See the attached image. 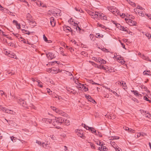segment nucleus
I'll return each instance as SVG.
<instances>
[{
  "instance_id": "f257e3e1",
  "label": "nucleus",
  "mask_w": 151,
  "mask_h": 151,
  "mask_svg": "<svg viewBox=\"0 0 151 151\" xmlns=\"http://www.w3.org/2000/svg\"><path fill=\"white\" fill-rule=\"evenodd\" d=\"M76 133L77 135L80 137L84 138V133L83 132V131L81 129H78L76 132Z\"/></svg>"
},
{
  "instance_id": "f03ea898",
  "label": "nucleus",
  "mask_w": 151,
  "mask_h": 151,
  "mask_svg": "<svg viewBox=\"0 0 151 151\" xmlns=\"http://www.w3.org/2000/svg\"><path fill=\"white\" fill-rule=\"evenodd\" d=\"M50 108L53 110L55 111L56 113L60 114L62 116H63L65 114V113L62 111L59 110L58 109L55 107L51 106Z\"/></svg>"
},
{
  "instance_id": "7ed1b4c3",
  "label": "nucleus",
  "mask_w": 151,
  "mask_h": 151,
  "mask_svg": "<svg viewBox=\"0 0 151 151\" xmlns=\"http://www.w3.org/2000/svg\"><path fill=\"white\" fill-rule=\"evenodd\" d=\"M107 8L110 12H112L113 14H115L117 12L116 8L113 6L107 7Z\"/></svg>"
},
{
  "instance_id": "20e7f679",
  "label": "nucleus",
  "mask_w": 151,
  "mask_h": 151,
  "mask_svg": "<svg viewBox=\"0 0 151 151\" xmlns=\"http://www.w3.org/2000/svg\"><path fill=\"white\" fill-rule=\"evenodd\" d=\"M46 55L48 58L51 60L55 57V55L53 53L51 52H49L48 53H47Z\"/></svg>"
},
{
  "instance_id": "39448f33",
  "label": "nucleus",
  "mask_w": 151,
  "mask_h": 151,
  "mask_svg": "<svg viewBox=\"0 0 151 151\" xmlns=\"http://www.w3.org/2000/svg\"><path fill=\"white\" fill-rule=\"evenodd\" d=\"M20 104L22 106L26 108L29 109L28 104H27L26 102L24 100H21L20 101Z\"/></svg>"
},
{
  "instance_id": "423d86ee",
  "label": "nucleus",
  "mask_w": 151,
  "mask_h": 151,
  "mask_svg": "<svg viewBox=\"0 0 151 151\" xmlns=\"http://www.w3.org/2000/svg\"><path fill=\"white\" fill-rule=\"evenodd\" d=\"M57 120H56V122H58V124H62L64 123L65 119L63 118L58 117L56 118Z\"/></svg>"
},
{
  "instance_id": "0eeeda50",
  "label": "nucleus",
  "mask_w": 151,
  "mask_h": 151,
  "mask_svg": "<svg viewBox=\"0 0 151 151\" xmlns=\"http://www.w3.org/2000/svg\"><path fill=\"white\" fill-rule=\"evenodd\" d=\"M85 97L87 99H88V101H90V102H91L93 104L96 103L95 100H94L91 96L89 95H85Z\"/></svg>"
},
{
  "instance_id": "6e6552de",
  "label": "nucleus",
  "mask_w": 151,
  "mask_h": 151,
  "mask_svg": "<svg viewBox=\"0 0 151 151\" xmlns=\"http://www.w3.org/2000/svg\"><path fill=\"white\" fill-rule=\"evenodd\" d=\"M63 30L66 32H72V30L71 28L65 25L63 26Z\"/></svg>"
},
{
  "instance_id": "1a4fd4ad",
  "label": "nucleus",
  "mask_w": 151,
  "mask_h": 151,
  "mask_svg": "<svg viewBox=\"0 0 151 151\" xmlns=\"http://www.w3.org/2000/svg\"><path fill=\"white\" fill-rule=\"evenodd\" d=\"M50 23L51 25L53 27L55 26V22L54 20V18L53 17H51L50 18Z\"/></svg>"
},
{
  "instance_id": "9d476101",
  "label": "nucleus",
  "mask_w": 151,
  "mask_h": 151,
  "mask_svg": "<svg viewBox=\"0 0 151 151\" xmlns=\"http://www.w3.org/2000/svg\"><path fill=\"white\" fill-rule=\"evenodd\" d=\"M99 16L100 17H102V15L100 14V13H99L98 12H96V13L95 14H94L93 16L91 18H92L93 19H97L98 17Z\"/></svg>"
},
{
  "instance_id": "9b49d317",
  "label": "nucleus",
  "mask_w": 151,
  "mask_h": 151,
  "mask_svg": "<svg viewBox=\"0 0 151 151\" xmlns=\"http://www.w3.org/2000/svg\"><path fill=\"white\" fill-rule=\"evenodd\" d=\"M92 59L99 63H100V62L101 61V58H99L97 59L95 57H93L92 58Z\"/></svg>"
},
{
  "instance_id": "f8f14e48",
  "label": "nucleus",
  "mask_w": 151,
  "mask_h": 151,
  "mask_svg": "<svg viewBox=\"0 0 151 151\" xmlns=\"http://www.w3.org/2000/svg\"><path fill=\"white\" fill-rule=\"evenodd\" d=\"M97 68L100 69H103L105 70L106 69V67H105L104 66L102 65H97Z\"/></svg>"
},
{
  "instance_id": "ddd939ff",
  "label": "nucleus",
  "mask_w": 151,
  "mask_h": 151,
  "mask_svg": "<svg viewBox=\"0 0 151 151\" xmlns=\"http://www.w3.org/2000/svg\"><path fill=\"white\" fill-rule=\"evenodd\" d=\"M136 23L135 22L131 20L130 22V23H129V24L131 26H135L136 25Z\"/></svg>"
},
{
  "instance_id": "4468645a",
  "label": "nucleus",
  "mask_w": 151,
  "mask_h": 151,
  "mask_svg": "<svg viewBox=\"0 0 151 151\" xmlns=\"http://www.w3.org/2000/svg\"><path fill=\"white\" fill-rule=\"evenodd\" d=\"M126 27H124L120 26V29L123 31L126 32H128V29H126Z\"/></svg>"
},
{
  "instance_id": "2eb2a0df",
  "label": "nucleus",
  "mask_w": 151,
  "mask_h": 151,
  "mask_svg": "<svg viewBox=\"0 0 151 151\" xmlns=\"http://www.w3.org/2000/svg\"><path fill=\"white\" fill-rule=\"evenodd\" d=\"M127 2L128 3H129L130 5L132 6H135V4L130 0H127Z\"/></svg>"
},
{
  "instance_id": "dca6fc26",
  "label": "nucleus",
  "mask_w": 151,
  "mask_h": 151,
  "mask_svg": "<svg viewBox=\"0 0 151 151\" xmlns=\"http://www.w3.org/2000/svg\"><path fill=\"white\" fill-rule=\"evenodd\" d=\"M56 120H57L56 118L55 119H52V123L54 126H55L57 124H58V122H56Z\"/></svg>"
},
{
  "instance_id": "f3484780",
  "label": "nucleus",
  "mask_w": 151,
  "mask_h": 151,
  "mask_svg": "<svg viewBox=\"0 0 151 151\" xmlns=\"http://www.w3.org/2000/svg\"><path fill=\"white\" fill-rule=\"evenodd\" d=\"M22 32L25 34H27L29 35L30 34V32L26 30H25L24 29L22 30Z\"/></svg>"
},
{
  "instance_id": "a211bd4d",
  "label": "nucleus",
  "mask_w": 151,
  "mask_h": 151,
  "mask_svg": "<svg viewBox=\"0 0 151 151\" xmlns=\"http://www.w3.org/2000/svg\"><path fill=\"white\" fill-rule=\"evenodd\" d=\"M32 16L29 14H28L27 16V20H28V21H30V20H31Z\"/></svg>"
},
{
  "instance_id": "6ab92c4d",
  "label": "nucleus",
  "mask_w": 151,
  "mask_h": 151,
  "mask_svg": "<svg viewBox=\"0 0 151 151\" xmlns=\"http://www.w3.org/2000/svg\"><path fill=\"white\" fill-rule=\"evenodd\" d=\"M95 134V135H98L99 137H101L102 136L101 133L98 131H96Z\"/></svg>"
},
{
  "instance_id": "aec40b11",
  "label": "nucleus",
  "mask_w": 151,
  "mask_h": 151,
  "mask_svg": "<svg viewBox=\"0 0 151 151\" xmlns=\"http://www.w3.org/2000/svg\"><path fill=\"white\" fill-rule=\"evenodd\" d=\"M132 91L133 92L134 94V95L137 96H141V95L139 94L137 91Z\"/></svg>"
},
{
  "instance_id": "412c9836",
  "label": "nucleus",
  "mask_w": 151,
  "mask_h": 151,
  "mask_svg": "<svg viewBox=\"0 0 151 151\" xmlns=\"http://www.w3.org/2000/svg\"><path fill=\"white\" fill-rule=\"evenodd\" d=\"M74 24H75L74 26L75 27H76V30H78V31L79 30V31H80L81 29L80 28L78 25V24L77 23H74Z\"/></svg>"
},
{
  "instance_id": "4be33fe9",
  "label": "nucleus",
  "mask_w": 151,
  "mask_h": 151,
  "mask_svg": "<svg viewBox=\"0 0 151 151\" xmlns=\"http://www.w3.org/2000/svg\"><path fill=\"white\" fill-rule=\"evenodd\" d=\"M64 122L65 123V124L67 126H68L70 124V122L68 120L65 119Z\"/></svg>"
},
{
  "instance_id": "5701e85b",
  "label": "nucleus",
  "mask_w": 151,
  "mask_h": 151,
  "mask_svg": "<svg viewBox=\"0 0 151 151\" xmlns=\"http://www.w3.org/2000/svg\"><path fill=\"white\" fill-rule=\"evenodd\" d=\"M89 130H90L91 132L93 133H95L96 131V130L93 127H90Z\"/></svg>"
},
{
  "instance_id": "b1692460",
  "label": "nucleus",
  "mask_w": 151,
  "mask_h": 151,
  "mask_svg": "<svg viewBox=\"0 0 151 151\" xmlns=\"http://www.w3.org/2000/svg\"><path fill=\"white\" fill-rule=\"evenodd\" d=\"M79 86H78L79 88H84L86 87L84 84H82L80 83H79Z\"/></svg>"
},
{
  "instance_id": "393cba45",
  "label": "nucleus",
  "mask_w": 151,
  "mask_h": 151,
  "mask_svg": "<svg viewBox=\"0 0 151 151\" xmlns=\"http://www.w3.org/2000/svg\"><path fill=\"white\" fill-rule=\"evenodd\" d=\"M145 117L149 119H151V114L150 113H147L145 114Z\"/></svg>"
},
{
  "instance_id": "a878e982",
  "label": "nucleus",
  "mask_w": 151,
  "mask_h": 151,
  "mask_svg": "<svg viewBox=\"0 0 151 151\" xmlns=\"http://www.w3.org/2000/svg\"><path fill=\"white\" fill-rule=\"evenodd\" d=\"M8 45L12 47H15V45L14 43L10 42L8 44Z\"/></svg>"
},
{
  "instance_id": "bb28decb",
  "label": "nucleus",
  "mask_w": 151,
  "mask_h": 151,
  "mask_svg": "<svg viewBox=\"0 0 151 151\" xmlns=\"http://www.w3.org/2000/svg\"><path fill=\"white\" fill-rule=\"evenodd\" d=\"M39 81H37V82H38V85L41 88H42L43 87V86L42 84V83Z\"/></svg>"
},
{
  "instance_id": "cd10ccee",
  "label": "nucleus",
  "mask_w": 151,
  "mask_h": 151,
  "mask_svg": "<svg viewBox=\"0 0 151 151\" xmlns=\"http://www.w3.org/2000/svg\"><path fill=\"white\" fill-rule=\"evenodd\" d=\"M96 12H89V14L91 16V17H92L93 16L94 14H96Z\"/></svg>"
},
{
  "instance_id": "c85d7f7f",
  "label": "nucleus",
  "mask_w": 151,
  "mask_h": 151,
  "mask_svg": "<svg viewBox=\"0 0 151 151\" xmlns=\"http://www.w3.org/2000/svg\"><path fill=\"white\" fill-rule=\"evenodd\" d=\"M66 48L67 49L70 50L71 52H72V51H74L73 49L71 47L66 46Z\"/></svg>"
},
{
  "instance_id": "c756f323",
  "label": "nucleus",
  "mask_w": 151,
  "mask_h": 151,
  "mask_svg": "<svg viewBox=\"0 0 151 151\" xmlns=\"http://www.w3.org/2000/svg\"><path fill=\"white\" fill-rule=\"evenodd\" d=\"M134 11L136 14H139L140 12L138 10V9L136 8L134 9Z\"/></svg>"
},
{
  "instance_id": "7c9ffc66",
  "label": "nucleus",
  "mask_w": 151,
  "mask_h": 151,
  "mask_svg": "<svg viewBox=\"0 0 151 151\" xmlns=\"http://www.w3.org/2000/svg\"><path fill=\"white\" fill-rule=\"evenodd\" d=\"M141 57L143 59H145L147 60L148 59V57H146L144 55H142V56Z\"/></svg>"
},
{
  "instance_id": "2f4dec72",
  "label": "nucleus",
  "mask_w": 151,
  "mask_h": 151,
  "mask_svg": "<svg viewBox=\"0 0 151 151\" xmlns=\"http://www.w3.org/2000/svg\"><path fill=\"white\" fill-rule=\"evenodd\" d=\"M96 144L97 145H99L100 146H103L104 145V143H103V142H100V141H99L98 142H97L96 143Z\"/></svg>"
},
{
  "instance_id": "473e14b6",
  "label": "nucleus",
  "mask_w": 151,
  "mask_h": 151,
  "mask_svg": "<svg viewBox=\"0 0 151 151\" xmlns=\"http://www.w3.org/2000/svg\"><path fill=\"white\" fill-rule=\"evenodd\" d=\"M89 143H90V145L91 148L94 149H95V146L94 144H93V143H92L91 142H89Z\"/></svg>"
},
{
  "instance_id": "72a5a7b5",
  "label": "nucleus",
  "mask_w": 151,
  "mask_h": 151,
  "mask_svg": "<svg viewBox=\"0 0 151 151\" xmlns=\"http://www.w3.org/2000/svg\"><path fill=\"white\" fill-rule=\"evenodd\" d=\"M47 145H48L47 144H45V142H42V146L45 148H46L47 147Z\"/></svg>"
},
{
  "instance_id": "f704fd0d",
  "label": "nucleus",
  "mask_w": 151,
  "mask_h": 151,
  "mask_svg": "<svg viewBox=\"0 0 151 151\" xmlns=\"http://www.w3.org/2000/svg\"><path fill=\"white\" fill-rule=\"evenodd\" d=\"M82 125L83 126H84V127L85 128L87 129H89V128H90L89 127L86 125L85 124H82Z\"/></svg>"
},
{
  "instance_id": "c9c22d12",
  "label": "nucleus",
  "mask_w": 151,
  "mask_h": 151,
  "mask_svg": "<svg viewBox=\"0 0 151 151\" xmlns=\"http://www.w3.org/2000/svg\"><path fill=\"white\" fill-rule=\"evenodd\" d=\"M108 149L105 146H103L102 151H107Z\"/></svg>"
},
{
  "instance_id": "e433bc0d",
  "label": "nucleus",
  "mask_w": 151,
  "mask_h": 151,
  "mask_svg": "<svg viewBox=\"0 0 151 151\" xmlns=\"http://www.w3.org/2000/svg\"><path fill=\"white\" fill-rule=\"evenodd\" d=\"M43 39L46 42H47V41H48V40H47V39L46 37V36L45 35H43Z\"/></svg>"
},
{
  "instance_id": "4c0bfd02",
  "label": "nucleus",
  "mask_w": 151,
  "mask_h": 151,
  "mask_svg": "<svg viewBox=\"0 0 151 151\" xmlns=\"http://www.w3.org/2000/svg\"><path fill=\"white\" fill-rule=\"evenodd\" d=\"M101 61L100 62V63L101 64H105L106 63V62L105 60H104L103 59H101Z\"/></svg>"
},
{
  "instance_id": "58836bf2",
  "label": "nucleus",
  "mask_w": 151,
  "mask_h": 151,
  "mask_svg": "<svg viewBox=\"0 0 151 151\" xmlns=\"http://www.w3.org/2000/svg\"><path fill=\"white\" fill-rule=\"evenodd\" d=\"M144 99L146 101H149L150 102H151V101L149 100L147 97L145 96H144Z\"/></svg>"
},
{
  "instance_id": "ea45409f",
  "label": "nucleus",
  "mask_w": 151,
  "mask_h": 151,
  "mask_svg": "<svg viewBox=\"0 0 151 151\" xmlns=\"http://www.w3.org/2000/svg\"><path fill=\"white\" fill-rule=\"evenodd\" d=\"M98 25L99 27H101V28H102L103 29H104V28H105V26H104V25L101 24L99 23H98Z\"/></svg>"
},
{
  "instance_id": "a19ab883",
  "label": "nucleus",
  "mask_w": 151,
  "mask_h": 151,
  "mask_svg": "<svg viewBox=\"0 0 151 151\" xmlns=\"http://www.w3.org/2000/svg\"><path fill=\"white\" fill-rule=\"evenodd\" d=\"M136 8L137 9H141V10L144 9V8H142V7H141L140 5H138L137 7Z\"/></svg>"
},
{
  "instance_id": "79ce46f5",
  "label": "nucleus",
  "mask_w": 151,
  "mask_h": 151,
  "mask_svg": "<svg viewBox=\"0 0 151 151\" xmlns=\"http://www.w3.org/2000/svg\"><path fill=\"white\" fill-rule=\"evenodd\" d=\"M125 21H126V22H127V23H128V24L129 23H130V21L131 20V19H125Z\"/></svg>"
},
{
  "instance_id": "37998d69",
  "label": "nucleus",
  "mask_w": 151,
  "mask_h": 151,
  "mask_svg": "<svg viewBox=\"0 0 151 151\" xmlns=\"http://www.w3.org/2000/svg\"><path fill=\"white\" fill-rule=\"evenodd\" d=\"M4 111L6 113H9L8 112H9V111H10V110H9L8 109H6V108H5V109H4Z\"/></svg>"
},
{
  "instance_id": "c03bdc74",
  "label": "nucleus",
  "mask_w": 151,
  "mask_h": 151,
  "mask_svg": "<svg viewBox=\"0 0 151 151\" xmlns=\"http://www.w3.org/2000/svg\"><path fill=\"white\" fill-rule=\"evenodd\" d=\"M16 37L18 38V39H20L21 38V39H23V38H22L21 36L18 34L17 35V36H16Z\"/></svg>"
},
{
  "instance_id": "a18cd8bd",
  "label": "nucleus",
  "mask_w": 151,
  "mask_h": 151,
  "mask_svg": "<svg viewBox=\"0 0 151 151\" xmlns=\"http://www.w3.org/2000/svg\"><path fill=\"white\" fill-rule=\"evenodd\" d=\"M110 92H112L115 95H116L118 96H119V95H118L117 93L116 92H115L114 91H113L112 90H111L110 91Z\"/></svg>"
},
{
  "instance_id": "49530a36",
  "label": "nucleus",
  "mask_w": 151,
  "mask_h": 151,
  "mask_svg": "<svg viewBox=\"0 0 151 151\" xmlns=\"http://www.w3.org/2000/svg\"><path fill=\"white\" fill-rule=\"evenodd\" d=\"M111 145L114 147V148H115V147H116V145L114 142H112Z\"/></svg>"
},
{
  "instance_id": "de8ad7c7",
  "label": "nucleus",
  "mask_w": 151,
  "mask_h": 151,
  "mask_svg": "<svg viewBox=\"0 0 151 151\" xmlns=\"http://www.w3.org/2000/svg\"><path fill=\"white\" fill-rule=\"evenodd\" d=\"M65 73L68 75L69 76H72L73 77V76L72 75V74L70 73V72H69L66 71V72Z\"/></svg>"
},
{
  "instance_id": "09e8293b",
  "label": "nucleus",
  "mask_w": 151,
  "mask_h": 151,
  "mask_svg": "<svg viewBox=\"0 0 151 151\" xmlns=\"http://www.w3.org/2000/svg\"><path fill=\"white\" fill-rule=\"evenodd\" d=\"M145 35L147 37H148L149 39L151 37V35L149 33H147Z\"/></svg>"
},
{
  "instance_id": "8fccbe9b",
  "label": "nucleus",
  "mask_w": 151,
  "mask_h": 151,
  "mask_svg": "<svg viewBox=\"0 0 151 151\" xmlns=\"http://www.w3.org/2000/svg\"><path fill=\"white\" fill-rule=\"evenodd\" d=\"M47 122H49V123H51L52 122V119H47Z\"/></svg>"
},
{
  "instance_id": "3c124183",
  "label": "nucleus",
  "mask_w": 151,
  "mask_h": 151,
  "mask_svg": "<svg viewBox=\"0 0 151 151\" xmlns=\"http://www.w3.org/2000/svg\"><path fill=\"white\" fill-rule=\"evenodd\" d=\"M116 26L119 29L120 28V26H121V25H120V24L117 23L116 24Z\"/></svg>"
},
{
  "instance_id": "603ef678",
  "label": "nucleus",
  "mask_w": 151,
  "mask_h": 151,
  "mask_svg": "<svg viewBox=\"0 0 151 151\" xmlns=\"http://www.w3.org/2000/svg\"><path fill=\"white\" fill-rule=\"evenodd\" d=\"M28 22H29L31 24H34V23H35V24H36L35 23V22L33 20H32V19L31 20H30V21H28Z\"/></svg>"
},
{
  "instance_id": "864d4df0",
  "label": "nucleus",
  "mask_w": 151,
  "mask_h": 151,
  "mask_svg": "<svg viewBox=\"0 0 151 151\" xmlns=\"http://www.w3.org/2000/svg\"><path fill=\"white\" fill-rule=\"evenodd\" d=\"M36 142L37 143L40 145H42V143L40 141L37 140Z\"/></svg>"
},
{
  "instance_id": "5fc2aeb1",
  "label": "nucleus",
  "mask_w": 151,
  "mask_h": 151,
  "mask_svg": "<svg viewBox=\"0 0 151 151\" xmlns=\"http://www.w3.org/2000/svg\"><path fill=\"white\" fill-rule=\"evenodd\" d=\"M4 109H5V108L2 106H0V110L2 111H4Z\"/></svg>"
},
{
  "instance_id": "6e6d98bb",
  "label": "nucleus",
  "mask_w": 151,
  "mask_h": 151,
  "mask_svg": "<svg viewBox=\"0 0 151 151\" xmlns=\"http://www.w3.org/2000/svg\"><path fill=\"white\" fill-rule=\"evenodd\" d=\"M89 62L90 63H91L93 65H96L97 66V65L93 62L90 61H89Z\"/></svg>"
},
{
  "instance_id": "4d7b16f0",
  "label": "nucleus",
  "mask_w": 151,
  "mask_h": 151,
  "mask_svg": "<svg viewBox=\"0 0 151 151\" xmlns=\"http://www.w3.org/2000/svg\"><path fill=\"white\" fill-rule=\"evenodd\" d=\"M119 148V147L118 146H116V147H115V148H114L115 149V150L116 151H120V150L118 149Z\"/></svg>"
},
{
  "instance_id": "13d9d810",
  "label": "nucleus",
  "mask_w": 151,
  "mask_h": 151,
  "mask_svg": "<svg viewBox=\"0 0 151 151\" xmlns=\"http://www.w3.org/2000/svg\"><path fill=\"white\" fill-rule=\"evenodd\" d=\"M132 100L134 102H136L137 103H139V101H138V100L135 98L133 99Z\"/></svg>"
},
{
  "instance_id": "bf43d9fd",
  "label": "nucleus",
  "mask_w": 151,
  "mask_h": 151,
  "mask_svg": "<svg viewBox=\"0 0 151 151\" xmlns=\"http://www.w3.org/2000/svg\"><path fill=\"white\" fill-rule=\"evenodd\" d=\"M139 16H141L142 17H144V14L143 13V12H141V13L140 14H139Z\"/></svg>"
},
{
  "instance_id": "052dcab7",
  "label": "nucleus",
  "mask_w": 151,
  "mask_h": 151,
  "mask_svg": "<svg viewBox=\"0 0 151 151\" xmlns=\"http://www.w3.org/2000/svg\"><path fill=\"white\" fill-rule=\"evenodd\" d=\"M83 90L84 91L86 92L88 91V88L86 87V86L84 87V88H83Z\"/></svg>"
},
{
  "instance_id": "680f3d73",
  "label": "nucleus",
  "mask_w": 151,
  "mask_h": 151,
  "mask_svg": "<svg viewBox=\"0 0 151 151\" xmlns=\"http://www.w3.org/2000/svg\"><path fill=\"white\" fill-rule=\"evenodd\" d=\"M4 94V92L2 90H0V95H2Z\"/></svg>"
},
{
  "instance_id": "e2e57ef3",
  "label": "nucleus",
  "mask_w": 151,
  "mask_h": 151,
  "mask_svg": "<svg viewBox=\"0 0 151 151\" xmlns=\"http://www.w3.org/2000/svg\"><path fill=\"white\" fill-rule=\"evenodd\" d=\"M5 119L6 120L7 122L9 123V124H11V123H12V122H13L12 121H11L10 120H7L6 119Z\"/></svg>"
},
{
  "instance_id": "0e129e2a",
  "label": "nucleus",
  "mask_w": 151,
  "mask_h": 151,
  "mask_svg": "<svg viewBox=\"0 0 151 151\" xmlns=\"http://www.w3.org/2000/svg\"><path fill=\"white\" fill-rule=\"evenodd\" d=\"M29 108V107H30L31 108H33V105L32 104H29L28 105Z\"/></svg>"
},
{
  "instance_id": "69168bd1",
  "label": "nucleus",
  "mask_w": 151,
  "mask_h": 151,
  "mask_svg": "<svg viewBox=\"0 0 151 151\" xmlns=\"http://www.w3.org/2000/svg\"><path fill=\"white\" fill-rule=\"evenodd\" d=\"M96 35H97V36H96L97 38L99 37H103V35H100L99 34H96Z\"/></svg>"
},
{
  "instance_id": "338daca9",
  "label": "nucleus",
  "mask_w": 151,
  "mask_h": 151,
  "mask_svg": "<svg viewBox=\"0 0 151 151\" xmlns=\"http://www.w3.org/2000/svg\"><path fill=\"white\" fill-rule=\"evenodd\" d=\"M13 23H15L16 25H18V23L15 20H14L13 22Z\"/></svg>"
},
{
  "instance_id": "774afa93",
  "label": "nucleus",
  "mask_w": 151,
  "mask_h": 151,
  "mask_svg": "<svg viewBox=\"0 0 151 151\" xmlns=\"http://www.w3.org/2000/svg\"><path fill=\"white\" fill-rule=\"evenodd\" d=\"M47 119L43 118L42 119V121L43 122H46L47 121Z\"/></svg>"
}]
</instances>
